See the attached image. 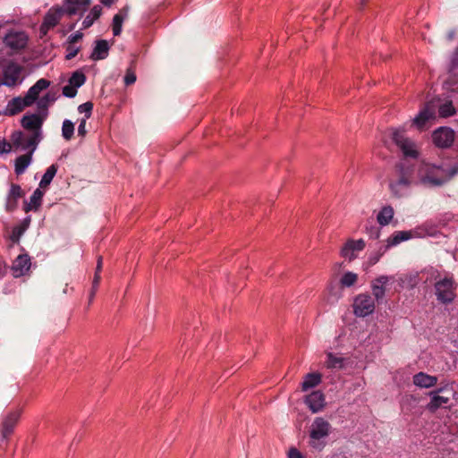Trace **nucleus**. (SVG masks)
<instances>
[{"label":"nucleus","instance_id":"nucleus-15","mask_svg":"<svg viewBox=\"0 0 458 458\" xmlns=\"http://www.w3.org/2000/svg\"><path fill=\"white\" fill-rule=\"evenodd\" d=\"M47 116V112H45L44 114L39 113V114H32L24 115L21 119V125L24 129L30 130L33 132L41 131V126Z\"/></svg>","mask_w":458,"mask_h":458},{"label":"nucleus","instance_id":"nucleus-46","mask_svg":"<svg viewBox=\"0 0 458 458\" xmlns=\"http://www.w3.org/2000/svg\"><path fill=\"white\" fill-rule=\"evenodd\" d=\"M136 81V75L134 72H132L131 69H128L126 72V74L124 76V83L126 85H131Z\"/></svg>","mask_w":458,"mask_h":458},{"label":"nucleus","instance_id":"nucleus-44","mask_svg":"<svg viewBox=\"0 0 458 458\" xmlns=\"http://www.w3.org/2000/svg\"><path fill=\"white\" fill-rule=\"evenodd\" d=\"M63 94L67 98H74L77 94V89L69 83V85L63 88Z\"/></svg>","mask_w":458,"mask_h":458},{"label":"nucleus","instance_id":"nucleus-53","mask_svg":"<svg viewBox=\"0 0 458 458\" xmlns=\"http://www.w3.org/2000/svg\"><path fill=\"white\" fill-rule=\"evenodd\" d=\"M102 264H103V258L101 256H99L98 258V263H97V267H96V273H100L101 272V269H102Z\"/></svg>","mask_w":458,"mask_h":458},{"label":"nucleus","instance_id":"nucleus-8","mask_svg":"<svg viewBox=\"0 0 458 458\" xmlns=\"http://www.w3.org/2000/svg\"><path fill=\"white\" fill-rule=\"evenodd\" d=\"M437 104L434 100L426 103L420 113L412 119V124L422 130L427 123L436 118Z\"/></svg>","mask_w":458,"mask_h":458},{"label":"nucleus","instance_id":"nucleus-58","mask_svg":"<svg viewBox=\"0 0 458 458\" xmlns=\"http://www.w3.org/2000/svg\"><path fill=\"white\" fill-rule=\"evenodd\" d=\"M366 1L367 0H360V4L361 7L365 5Z\"/></svg>","mask_w":458,"mask_h":458},{"label":"nucleus","instance_id":"nucleus-45","mask_svg":"<svg viewBox=\"0 0 458 458\" xmlns=\"http://www.w3.org/2000/svg\"><path fill=\"white\" fill-rule=\"evenodd\" d=\"M366 233L372 239H377L379 237V228L377 225H370L366 227Z\"/></svg>","mask_w":458,"mask_h":458},{"label":"nucleus","instance_id":"nucleus-28","mask_svg":"<svg viewBox=\"0 0 458 458\" xmlns=\"http://www.w3.org/2000/svg\"><path fill=\"white\" fill-rule=\"evenodd\" d=\"M57 98L56 92L48 91L42 98L38 99L37 106L39 113L44 114L47 112L50 105H52Z\"/></svg>","mask_w":458,"mask_h":458},{"label":"nucleus","instance_id":"nucleus-32","mask_svg":"<svg viewBox=\"0 0 458 458\" xmlns=\"http://www.w3.org/2000/svg\"><path fill=\"white\" fill-rule=\"evenodd\" d=\"M321 382V375L319 373H309L305 376L304 380L301 384L303 391H307L310 388L315 387Z\"/></svg>","mask_w":458,"mask_h":458},{"label":"nucleus","instance_id":"nucleus-40","mask_svg":"<svg viewBox=\"0 0 458 458\" xmlns=\"http://www.w3.org/2000/svg\"><path fill=\"white\" fill-rule=\"evenodd\" d=\"M86 81V76L81 72H75L69 79V83L76 89L82 86Z\"/></svg>","mask_w":458,"mask_h":458},{"label":"nucleus","instance_id":"nucleus-10","mask_svg":"<svg viewBox=\"0 0 458 458\" xmlns=\"http://www.w3.org/2000/svg\"><path fill=\"white\" fill-rule=\"evenodd\" d=\"M65 13V7L51 8L44 17L43 23L40 27V31L43 34H46L50 29L55 27Z\"/></svg>","mask_w":458,"mask_h":458},{"label":"nucleus","instance_id":"nucleus-42","mask_svg":"<svg viewBox=\"0 0 458 458\" xmlns=\"http://www.w3.org/2000/svg\"><path fill=\"white\" fill-rule=\"evenodd\" d=\"M22 194L23 192L20 185L12 184L7 196L18 200L22 196Z\"/></svg>","mask_w":458,"mask_h":458},{"label":"nucleus","instance_id":"nucleus-16","mask_svg":"<svg viewBox=\"0 0 458 458\" xmlns=\"http://www.w3.org/2000/svg\"><path fill=\"white\" fill-rule=\"evenodd\" d=\"M21 411L20 410L11 411L4 419L2 422V437L7 439L9 436L13 432L14 427L16 426Z\"/></svg>","mask_w":458,"mask_h":458},{"label":"nucleus","instance_id":"nucleus-33","mask_svg":"<svg viewBox=\"0 0 458 458\" xmlns=\"http://www.w3.org/2000/svg\"><path fill=\"white\" fill-rule=\"evenodd\" d=\"M56 172H57V165H51L47 169L45 174H43L42 179H41V181L39 182V188L40 189H47L49 186V184L51 183V182L53 181L55 175L56 174Z\"/></svg>","mask_w":458,"mask_h":458},{"label":"nucleus","instance_id":"nucleus-43","mask_svg":"<svg viewBox=\"0 0 458 458\" xmlns=\"http://www.w3.org/2000/svg\"><path fill=\"white\" fill-rule=\"evenodd\" d=\"M79 51H80L79 47L68 43V46L66 47L65 58L67 60H71V59L74 58L77 55V54L79 53Z\"/></svg>","mask_w":458,"mask_h":458},{"label":"nucleus","instance_id":"nucleus-4","mask_svg":"<svg viewBox=\"0 0 458 458\" xmlns=\"http://www.w3.org/2000/svg\"><path fill=\"white\" fill-rule=\"evenodd\" d=\"M11 140L16 148L22 151L28 150V153L33 154L41 140V131L32 132L30 136L21 131H14L11 136Z\"/></svg>","mask_w":458,"mask_h":458},{"label":"nucleus","instance_id":"nucleus-35","mask_svg":"<svg viewBox=\"0 0 458 458\" xmlns=\"http://www.w3.org/2000/svg\"><path fill=\"white\" fill-rule=\"evenodd\" d=\"M411 233L409 231H399L394 233L391 237L387 240V246H395L402 242L407 241L411 239Z\"/></svg>","mask_w":458,"mask_h":458},{"label":"nucleus","instance_id":"nucleus-47","mask_svg":"<svg viewBox=\"0 0 458 458\" xmlns=\"http://www.w3.org/2000/svg\"><path fill=\"white\" fill-rule=\"evenodd\" d=\"M12 149V145L4 140H0V155L4 153H9Z\"/></svg>","mask_w":458,"mask_h":458},{"label":"nucleus","instance_id":"nucleus-34","mask_svg":"<svg viewBox=\"0 0 458 458\" xmlns=\"http://www.w3.org/2000/svg\"><path fill=\"white\" fill-rule=\"evenodd\" d=\"M394 216V209L391 206L384 207L377 214V220L380 225H386Z\"/></svg>","mask_w":458,"mask_h":458},{"label":"nucleus","instance_id":"nucleus-37","mask_svg":"<svg viewBox=\"0 0 458 458\" xmlns=\"http://www.w3.org/2000/svg\"><path fill=\"white\" fill-rule=\"evenodd\" d=\"M438 114L440 117H449L455 114V108L451 101H446L438 106Z\"/></svg>","mask_w":458,"mask_h":458},{"label":"nucleus","instance_id":"nucleus-23","mask_svg":"<svg viewBox=\"0 0 458 458\" xmlns=\"http://www.w3.org/2000/svg\"><path fill=\"white\" fill-rule=\"evenodd\" d=\"M428 396L430 397V401L426 405V409L434 413L439 408L445 406L449 403V398L437 394L436 393H428Z\"/></svg>","mask_w":458,"mask_h":458},{"label":"nucleus","instance_id":"nucleus-12","mask_svg":"<svg viewBox=\"0 0 458 458\" xmlns=\"http://www.w3.org/2000/svg\"><path fill=\"white\" fill-rule=\"evenodd\" d=\"M394 276H380L371 282V290L374 300L382 302L386 295V285L393 280Z\"/></svg>","mask_w":458,"mask_h":458},{"label":"nucleus","instance_id":"nucleus-50","mask_svg":"<svg viewBox=\"0 0 458 458\" xmlns=\"http://www.w3.org/2000/svg\"><path fill=\"white\" fill-rule=\"evenodd\" d=\"M16 206H17V199H14L7 196L6 209L8 211H13V209H15Z\"/></svg>","mask_w":458,"mask_h":458},{"label":"nucleus","instance_id":"nucleus-31","mask_svg":"<svg viewBox=\"0 0 458 458\" xmlns=\"http://www.w3.org/2000/svg\"><path fill=\"white\" fill-rule=\"evenodd\" d=\"M102 13V7L100 5H95L90 10L89 13L85 17L82 21V29L89 28L96 20H98Z\"/></svg>","mask_w":458,"mask_h":458},{"label":"nucleus","instance_id":"nucleus-6","mask_svg":"<svg viewBox=\"0 0 458 458\" xmlns=\"http://www.w3.org/2000/svg\"><path fill=\"white\" fill-rule=\"evenodd\" d=\"M330 424L323 418H316L311 425L310 445L315 448H322L324 443L321 441L326 438L330 432Z\"/></svg>","mask_w":458,"mask_h":458},{"label":"nucleus","instance_id":"nucleus-26","mask_svg":"<svg viewBox=\"0 0 458 458\" xmlns=\"http://www.w3.org/2000/svg\"><path fill=\"white\" fill-rule=\"evenodd\" d=\"M419 283V278L417 274H405L402 275L397 279L398 289L396 291H400L401 289H412Z\"/></svg>","mask_w":458,"mask_h":458},{"label":"nucleus","instance_id":"nucleus-19","mask_svg":"<svg viewBox=\"0 0 458 458\" xmlns=\"http://www.w3.org/2000/svg\"><path fill=\"white\" fill-rule=\"evenodd\" d=\"M412 383L420 388H430L437 385V377L425 372H419L413 375Z\"/></svg>","mask_w":458,"mask_h":458},{"label":"nucleus","instance_id":"nucleus-13","mask_svg":"<svg viewBox=\"0 0 458 458\" xmlns=\"http://www.w3.org/2000/svg\"><path fill=\"white\" fill-rule=\"evenodd\" d=\"M4 44L12 49H21L28 42V37L23 31H9L4 39Z\"/></svg>","mask_w":458,"mask_h":458},{"label":"nucleus","instance_id":"nucleus-30","mask_svg":"<svg viewBox=\"0 0 458 458\" xmlns=\"http://www.w3.org/2000/svg\"><path fill=\"white\" fill-rule=\"evenodd\" d=\"M30 224V216H27L23 219V221L13 227L11 234V240L13 242H18L22 236V234L26 232V230L29 228Z\"/></svg>","mask_w":458,"mask_h":458},{"label":"nucleus","instance_id":"nucleus-14","mask_svg":"<svg viewBox=\"0 0 458 458\" xmlns=\"http://www.w3.org/2000/svg\"><path fill=\"white\" fill-rule=\"evenodd\" d=\"M22 71V66L16 63L9 64L4 72V84L10 87L21 83L22 81L21 78Z\"/></svg>","mask_w":458,"mask_h":458},{"label":"nucleus","instance_id":"nucleus-54","mask_svg":"<svg viewBox=\"0 0 458 458\" xmlns=\"http://www.w3.org/2000/svg\"><path fill=\"white\" fill-rule=\"evenodd\" d=\"M447 386H448V384L445 386L438 387L435 390L430 391L429 393H436L437 394H440L442 392L445 391V389L446 388Z\"/></svg>","mask_w":458,"mask_h":458},{"label":"nucleus","instance_id":"nucleus-24","mask_svg":"<svg viewBox=\"0 0 458 458\" xmlns=\"http://www.w3.org/2000/svg\"><path fill=\"white\" fill-rule=\"evenodd\" d=\"M91 0H64L66 13L70 16L76 14L81 9L85 10Z\"/></svg>","mask_w":458,"mask_h":458},{"label":"nucleus","instance_id":"nucleus-52","mask_svg":"<svg viewBox=\"0 0 458 458\" xmlns=\"http://www.w3.org/2000/svg\"><path fill=\"white\" fill-rule=\"evenodd\" d=\"M289 458H302V456L296 449H291L289 452Z\"/></svg>","mask_w":458,"mask_h":458},{"label":"nucleus","instance_id":"nucleus-27","mask_svg":"<svg viewBox=\"0 0 458 458\" xmlns=\"http://www.w3.org/2000/svg\"><path fill=\"white\" fill-rule=\"evenodd\" d=\"M129 7L125 6L113 18V33L114 36H119L122 32V26L123 21L128 17Z\"/></svg>","mask_w":458,"mask_h":458},{"label":"nucleus","instance_id":"nucleus-49","mask_svg":"<svg viewBox=\"0 0 458 458\" xmlns=\"http://www.w3.org/2000/svg\"><path fill=\"white\" fill-rule=\"evenodd\" d=\"M86 118H82L81 121H80V124L78 126V134L80 136H85L87 131H86Z\"/></svg>","mask_w":458,"mask_h":458},{"label":"nucleus","instance_id":"nucleus-9","mask_svg":"<svg viewBox=\"0 0 458 458\" xmlns=\"http://www.w3.org/2000/svg\"><path fill=\"white\" fill-rule=\"evenodd\" d=\"M432 140L438 148H449L454 140V131L448 127H440L434 131Z\"/></svg>","mask_w":458,"mask_h":458},{"label":"nucleus","instance_id":"nucleus-48","mask_svg":"<svg viewBox=\"0 0 458 458\" xmlns=\"http://www.w3.org/2000/svg\"><path fill=\"white\" fill-rule=\"evenodd\" d=\"M83 37V34L81 31H77L74 34H72L68 38V43L74 45L77 41L81 40Z\"/></svg>","mask_w":458,"mask_h":458},{"label":"nucleus","instance_id":"nucleus-29","mask_svg":"<svg viewBox=\"0 0 458 458\" xmlns=\"http://www.w3.org/2000/svg\"><path fill=\"white\" fill-rule=\"evenodd\" d=\"M32 155L33 154L31 153H27L25 155L19 156L15 159L14 171L16 174H22L26 171L32 161Z\"/></svg>","mask_w":458,"mask_h":458},{"label":"nucleus","instance_id":"nucleus-59","mask_svg":"<svg viewBox=\"0 0 458 458\" xmlns=\"http://www.w3.org/2000/svg\"><path fill=\"white\" fill-rule=\"evenodd\" d=\"M457 401H458V395L456 397H454Z\"/></svg>","mask_w":458,"mask_h":458},{"label":"nucleus","instance_id":"nucleus-25","mask_svg":"<svg viewBox=\"0 0 458 458\" xmlns=\"http://www.w3.org/2000/svg\"><path fill=\"white\" fill-rule=\"evenodd\" d=\"M43 196H44V191L40 188L36 189L34 191V192L32 193V195L30 196V201L25 203L24 211L25 212H30L31 210L37 211L42 204Z\"/></svg>","mask_w":458,"mask_h":458},{"label":"nucleus","instance_id":"nucleus-18","mask_svg":"<svg viewBox=\"0 0 458 458\" xmlns=\"http://www.w3.org/2000/svg\"><path fill=\"white\" fill-rule=\"evenodd\" d=\"M50 86V81L47 79H39L33 86L27 91L25 98L32 106L39 97V94Z\"/></svg>","mask_w":458,"mask_h":458},{"label":"nucleus","instance_id":"nucleus-55","mask_svg":"<svg viewBox=\"0 0 458 458\" xmlns=\"http://www.w3.org/2000/svg\"><path fill=\"white\" fill-rule=\"evenodd\" d=\"M114 0H101L102 4L106 6H110Z\"/></svg>","mask_w":458,"mask_h":458},{"label":"nucleus","instance_id":"nucleus-5","mask_svg":"<svg viewBox=\"0 0 458 458\" xmlns=\"http://www.w3.org/2000/svg\"><path fill=\"white\" fill-rule=\"evenodd\" d=\"M391 137L405 157L416 158L418 157V150L415 143L405 136L403 130L391 129Z\"/></svg>","mask_w":458,"mask_h":458},{"label":"nucleus","instance_id":"nucleus-41","mask_svg":"<svg viewBox=\"0 0 458 458\" xmlns=\"http://www.w3.org/2000/svg\"><path fill=\"white\" fill-rule=\"evenodd\" d=\"M93 104L91 102H86L78 106V111L81 114H85L86 120H88L92 113Z\"/></svg>","mask_w":458,"mask_h":458},{"label":"nucleus","instance_id":"nucleus-11","mask_svg":"<svg viewBox=\"0 0 458 458\" xmlns=\"http://www.w3.org/2000/svg\"><path fill=\"white\" fill-rule=\"evenodd\" d=\"M365 248V242L362 239L353 240L349 239L341 249V255L349 261L357 258V252L363 250Z\"/></svg>","mask_w":458,"mask_h":458},{"label":"nucleus","instance_id":"nucleus-36","mask_svg":"<svg viewBox=\"0 0 458 458\" xmlns=\"http://www.w3.org/2000/svg\"><path fill=\"white\" fill-rule=\"evenodd\" d=\"M325 364L327 369H342L344 364V360L342 356L327 352Z\"/></svg>","mask_w":458,"mask_h":458},{"label":"nucleus","instance_id":"nucleus-57","mask_svg":"<svg viewBox=\"0 0 458 458\" xmlns=\"http://www.w3.org/2000/svg\"><path fill=\"white\" fill-rule=\"evenodd\" d=\"M96 292H97V290H94V288L92 287V290H91V293H90V296H89V301H90L94 298Z\"/></svg>","mask_w":458,"mask_h":458},{"label":"nucleus","instance_id":"nucleus-38","mask_svg":"<svg viewBox=\"0 0 458 458\" xmlns=\"http://www.w3.org/2000/svg\"><path fill=\"white\" fill-rule=\"evenodd\" d=\"M74 133V124L72 121L65 119L62 125V136L64 140H70Z\"/></svg>","mask_w":458,"mask_h":458},{"label":"nucleus","instance_id":"nucleus-1","mask_svg":"<svg viewBox=\"0 0 458 458\" xmlns=\"http://www.w3.org/2000/svg\"><path fill=\"white\" fill-rule=\"evenodd\" d=\"M412 184H415L414 169L406 160H402L389 180L391 194L395 198H403L408 194Z\"/></svg>","mask_w":458,"mask_h":458},{"label":"nucleus","instance_id":"nucleus-17","mask_svg":"<svg viewBox=\"0 0 458 458\" xmlns=\"http://www.w3.org/2000/svg\"><path fill=\"white\" fill-rule=\"evenodd\" d=\"M30 259L27 254L19 255L13 263L12 271L15 277L24 276L30 267Z\"/></svg>","mask_w":458,"mask_h":458},{"label":"nucleus","instance_id":"nucleus-56","mask_svg":"<svg viewBox=\"0 0 458 458\" xmlns=\"http://www.w3.org/2000/svg\"><path fill=\"white\" fill-rule=\"evenodd\" d=\"M428 272L430 273V276H431L432 278L434 277L435 279H437V276H436V275L437 274V271H435V270H433V269H430V270H428Z\"/></svg>","mask_w":458,"mask_h":458},{"label":"nucleus","instance_id":"nucleus-21","mask_svg":"<svg viewBox=\"0 0 458 458\" xmlns=\"http://www.w3.org/2000/svg\"><path fill=\"white\" fill-rule=\"evenodd\" d=\"M31 105L27 100V98L16 97L12 98L6 106L7 114L10 115L17 114L18 113L21 112L25 107L30 106Z\"/></svg>","mask_w":458,"mask_h":458},{"label":"nucleus","instance_id":"nucleus-51","mask_svg":"<svg viewBox=\"0 0 458 458\" xmlns=\"http://www.w3.org/2000/svg\"><path fill=\"white\" fill-rule=\"evenodd\" d=\"M100 279H101L100 273L95 272V276H94V279H93V283H92V286H93L94 290L98 289Z\"/></svg>","mask_w":458,"mask_h":458},{"label":"nucleus","instance_id":"nucleus-39","mask_svg":"<svg viewBox=\"0 0 458 458\" xmlns=\"http://www.w3.org/2000/svg\"><path fill=\"white\" fill-rule=\"evenodd\" d=\"M357 274L353 272H346L341 277L340 284L343 287H351L357 282Z\"/></svg>","mask_w":458,"mask_h":458},{"label":"nucleus","instance_id":"nucleus-3","mask_svg":"<svg viewBox=\"0 0 458 458\" xmlns=\"http://www.w3.org/2000/svg\"><path fill=\"white\" fill-rule=\"evenodd\" d=\"M437 300L442 304H449L455 298V283L452 276L439 278L434 284Z\"/></svg>","mask_w":458,"mask_h":458},{"label":"nucleus","instance_id":"nucleus-22","mask_svg":"<svg viewBox=\"0 0 458 458\" xmlns=\"http://www.w3.org/2000/svg\"><path fill=\"white\" fill-rule=\"evenodd\" d=\"M109 45L105 39H99L96 41L95 47L90 55V58L93 61H98L106 59L108 55Z\"/></svg>","mask_w":458,"mask_h":458},{"label":"nucleus","instance_id":"nucleus-2","mask_svg":"<svg viewBox=\"0 0 458 458\" xmlns=\"http://www.w3.org/2000/svg\"><path fill=\"white\" fill-rule=\"evenodd\" d=\"M450 175L442 165H436L427 162H421L414 174L415 184L424 187H437L443 185Z\"/></svg>","mask_w":458,"mask_h":458},{"label":"nucleus","instance_id":"nucleus-20","mask_svg":"<svg viewBox=\"0 0 458 458\" xmlns=\"http://www.w3.org/2000/svg\"><path fill=\"white\" fill-rule=\"evenodd\" d=\"M305 403L312 412H318L325 406V396L321 391H313L306 397Z\"/></svg>","mask_w":458,"mask_h":458},{"label":"nucleus","instance_id":"nucleus-7","mask_svg":"<svg viewBox=\"0 0 458 458\" xmlns=\"http://www.w3.org/2000/svg\"><path fill=\"white\" fill-rule=\"evenodd\" d=\"M352 307L357 317L364 318L374 312L375 300L369 293H360L355 297Z\"/></svg>","mask_w":458,"mask_h":458}]
</instances>
